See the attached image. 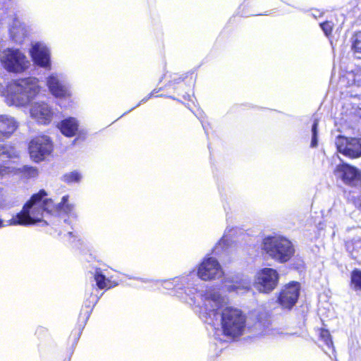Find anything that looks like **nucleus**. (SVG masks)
<instances>
[{"instance_id":"obj_1","label":"nucleus","mask_w":361,"mask_h":361,"mask_svg":"<svg viewBox=\"0 0 361 361\" xmlns=\"http://www.w3.org/2000/svg\"><path fill=\"white\" fill-rule=\"evenodd\" d=\"M200 317L205 323L215 329L220 326L223 333L230 337L243 334L246 317L240 309L230 306L224 307L226 298L214 290H206L200 294Z\"/></svg>"},{"instance_id":"obj_2","label":"nucleus","mask_w":361,"mask_h":361,"mask_svg":"<svg viewBox=\"0 0 361 361\" xmlns=\"http://www.w3.org/2000/svg\"><path fill=\"white\" fill-rule=\"evenodd\" d=\"M47 196V193L44 190H40L32 195L21 212L9 220V225L29 226L38 222L47 224V221L44 220L46 215L59 212L68 214L73 209L74 205L68 202V195L63 196L57 204H54L51 199L46 198Z\"/></svg>"},{"instance_id":"obj_3","label":"nucleus","mask_w":361,"mask_h":361,"mask_svg":"<svg viewBox=\"0 0 361 361\" xmlns=\"http://www.w3.org/2000/svg\"><path fill=\"white\" fill-rule=\"evenodd\" d=\"M39 80L35 77L20 78L11 82L6 89L0 83V94L8 106H25L39 94Z\"/></svg>"},{"instance_id":"obj_4","label":"nucleus","mask_w":361,"mask_h":361,"mask_svg":"<svg viewBox=\"0 0 361 361\" xmlns=\"http://www.w3.org/2000/svg\"><path fill=\"white\" fill-rule=\"evenodd\" d=\"M161 286L167 290H171L175 295L186 302L200 306L195 295L197 293L198 279L195 271L183 274L173 279L158 281Z\"/></svg>"},{"instance_id":"obj_5","label":"nucleus","mask_w":361,"mask_h":361,"mask_svg":"<svg viewBox=\"0 0 361 361\" xmlns=\"http://www.w3.org/2000/svg\"><path fill=\"white\" fill-rule=\"evenodd\" d=\"M261 249L269 258L281 264L288 262L295 252L293 243L281 235L265 236Z\"/></svg>"},{"instance_id":"obj_6","label":"nucleus","mask_w":361,"mask_h":361,"mask_svg":"<svg viewBox=\"0 0 361 361\" xmlns=\"http://www.w3.org/2000/svg\"><path fill=\"white\" fill-rule=\"evenodd\" d=\"M2 66L6 71L13 73H21L30 66V62L25 54L19 49L8 48L0 58Z\"/></svg>"},{"instance_id":"obj_7","label":"nucleus","mask_w":361,"mask_h":361,"mask_svg":"<svg viewBox=\"0 0 361 361\" xmlns=\"http://www.w3.org/2000/svg\"><path fill=\"white\" fill-rule=\"evenodd\" d=\"M195 275L198 280L208 281L221 278L224 276V271L216 258L208 257L200 264Z\"/></svg>"},{"instance_id":"obj_8","label":"nucleus","mask_w":361,"mask_h":361,"mask_svg":"<svg viewBox=\"0 0 361 361\" xmlns=\"http://www.w3.org/2000/svg\"><path fill=\"white\" fill-rule=\"evenodd\" d=\"M51 94L56 98L67 99L72 96L70 84L62 73H53L46 79Z\"/></svg>"},{"instance_id":"obj_9","label":"nucleus","mask_w":361,"mask_h":361,"mask_svg":"<svg viewBox=\"0 0 361 361\" xmlns=\"http://www.w3.org/2000/svg\"><path fill=\"white\" fill-rule=\"evenodd\" d=\"M53 144L47 135L38 136L32 139L29 144L30 158L35 162H40L51 154Z\"/></svg>"},{"instance_id":"obj_10","label":"nucleus","mask_w":361,"mask_h":361,"mask_svg":"<svg viewBox=\"0 0 361 361\" xmlns=\"http://www.w3.org/2000/svg\"><path fill=\"white\" fill-rule=\"evenodd\" d=\"M279 274L271 268H264L259 271L255 276V287L261 293H268L276 286Z\"/></svg>"},{"instance_id":"obj_11","label":"nucleus","mask_w":361,"mask_h":361,"mask_svg":"<svg viewBox=\"0 0 361 361\" xmlns=\"http://www.w3.org/2000/svg\"><path fill=\"white\" fill-rule=\"evenodd\" d=\"M338 151L350 159L361 157V137L338 136L336 140Z\"/></svg>"},{"instance_id":"obj_12","label":"nucleus","mask_w":361,"mask_h":361,"mask_svg":"<svg viewBox=\"0 0 361 361\" xmlns=\"http://www.w3.org/2000/svg\"><path fill=\"white\" fill-rule=\"evenodd\" d=\"M30 114L37 123L47 125L52 121L54 111L47 102H36L31 104Z\"/></svg>"},{"instance_id":"obj_13","label":"nucleus","mask_w":361,"mask_h":361,"mask_svg":"<svg viewBox=\"0 0 361 361\" xmlns=\"http://www.w3.org/2000/svg\"><path fill=\"white\" fill-rule=\"evenodd\" d=\"M300 290V283L291 282L285 286L278 297V302L284 309L290 310L296 303Z\"/></svg>"},{"instance_id":"obj_14","label":"nucleus","mask_w":361,"mask_h":361,"mask_svg":"<svg viewBox=\"0 0 361 361\" xmlns=\"http://www.w3.org/2000/svg\"><path fill=\"white\" fill-rule=\"evenodd\" d=\"M30 53L37 65L45 69H51V51L45 43L42 42L33 43Z\"/></svg>"},{"instance_id":"obj_15","label":"nucleus","mask_w":361,"mask_h":361,"mask_svg":"<svg viewBox=\"0 0 361 361\" xmlns=\"http://www.w3.org/2000/svg\"><path fill=\"white\" fill-rule=\"evenodd\" d=\"M346 247L352 257L361 264V227L348 230Z\"/></svg>"},{"instance_id":"obj_16","label":"nucleus","mask_w":361,"mask_h":361,"mask_svg":"<svg viewBox=\"0 0 361 361\" xmlns=\"http://www.w3.org/2000/svg\"><path fill=\"white\" fill-rule=\"evenodd\" d=\"M334 172L336 175L341 177L345 184L355 185L361 179V172L357 168L348 164L338 165Z\"/></svg>"},{"instance_id":"obj_17","label":"nucleus","mask_w":361,"mask_h":361,"mask_svg":"<svg viewBox=\"0 0 361 361\" xmlns=\"http://www.w3.org/2000/svg\"><path fill=\"white\" fill-rule=\"evenodd\" d=\"M8 33L10 39L14 43L21 44L27 37L28 31L26 25L14 16L9 23Z\"/></svg>"},{"instance_id":"obj_18","label":"nucleus","mask_w":361,"mask_h":361,"mask_svg":"<svg viewBox=\"0 0 361 361\" xmlns=\"http://www.w3.org/2000/svg\"><path fill=\"white\" fill-rule=\"evenodd\" d=\"M18 128L15 118L8 115H0V142L9 138Z\"/></svg>"},{"instance_id":"obj_19","label":"nucleus","mask_w":361,"mask_h":361,"mask_svg":"<svg viewBox=\"0 0 361 361\" xmlns=\"http://www.w3.org/2000/svg\"><path fill=\"white\" fill-rule=\"evenodd\" d=\"M92 275L96 285L99 289H109L118 286V283L113 281L111 278L107 277L100 268H95Z\"/></svg>"},{"instance_id":"obj_20","label":"nucleus","mask_w":361,"mask_h":361,"mask_svg":"<svg viewBox=\"0 0 361 361\" xmlns=\"http://www.w3.org/2000/svg\"><path fill=\"white\" fill-rule=\"evenodd\" d=\"M225 287L228 292L243 293L250 289L251 282L248 277L243 276L239 280L233 281L231 284L225 285Z\"/></svg>"},{"instance_id":"obj_21","label":"nucleus","mask_w":361,"mask_h":361,"mask_svg":"<svg viewBox=\"0 0 361 361\" xmlns=\"http://www.w3.org/2000/svg\"><path fill=\"white\" fill-rule=\"evenodd\" d=\"M59 129L64 135L73 137L78 129V121L72 117L66 118L61 122Z\"/></svg>"},{"instance_id":"obj_22","label":"nucleus","mask_w":361,"mask_h":361,"mask_svg":"<svg viewBox=\"0 0 361 361\" xmlns=\"http://www.w3.org/2000/svg\"><path fill=\"white\" fill-rule=\"evenodd\" d=\"M232 229H228V228L226 229L224 235L220 239V240L217 243V244L213 248V253L215 255H221L222 252L226 251L229 247V238L228 237V233L231 232Z\"/></svg>"},{"instance_id":"obj_23","label":"nucleus","mask_w":361,"mask_h":361,"mask_svg":"<svg viewBox=\"0 0 361 361\" xmlns=\"http://www.w3.org/2000/svg\"><path fill=\"white\" fill-rule=\"evenodd\" d=\"M350 286L355 291H361V270L355 269L350 274Z\"/></svg>"},{"instance_id":"obj_24","label":"nucleus","mask_w":361,"mask_h":361,"mask_svg":"<svg viewBox=\"0 0 361 361\" xmlns=\"http://www.w3.org/2000/svg\"><path fill=\"white\" fill-rule=\"evenodd\" d=\"M82 178L80 172L78 171H73L65 173L63 176L62 180L68 184L78 183Z\"/></svg>"},{"instance_id":"obj_25","label":"nucleus","mask_w":361,"mask_h":361,"mask_svg":"<svg viewBox=\"0 0 361 361\" xmlns=\"http://www.w3.org/2000/svg\"><path fill=\"white\" fill-rule=\"evenodd\" d=\"M0 156H5L8 158H16L18 157V152L11 146L0 144Z\"/></svg>"},{"instance_id":"obj_26","label":"nucleus","mask_w":361,"mask_h":361,"mask_svg":"<svg viewBox=\"0 0 361 361\" xmlns=\"http://www.w3.org/2000/svg\"><path fill=\"white\" fill-rule=\"evenodd\" d=\"M354 54L358 59H361V31L356 33L352 45Z\"/></svg>"},{"instance_id":"obj_27","label":"nucleus","mask_w":361,"mask_h":361,"mask_svg":"<svg viewBox=\"0 0 361 361\" xmlns=\"http://www.w3.org/2000/svg\"><path fill=\"white\" fill-rule=\"evenodd\" d=\"M320 338L325 343L326 348L329 350H331L332 353L334 352V348L333 345V341L330 333L328 330L322 329L320 331Z\"/></svg>"},{"instance_id":"obj_28","label":"nucleus","mask_w":361,"mask_h":361,"mask_svg":"<svg viewBox=\"0 0 361 361\" xmlns=\"http://www.w3.org/2000/svg\"><path fill=\"white\" fill-rule=\"evenodd\" d=\"M21 172L27 178H35L38 176V170L36 167L24 166Z\"/></svg>"},{"instance_id":"obj_29","label":"nucleus","mask_w":361,"mask_h":361,"mask_svg":"<svg viewBox=\"0 0 361 361\" xmlns=\"http://www.w3.org/2000/svg\"><path fill=\"white\" fill-rule=\"evenodd\" d=\"M317 126H318V121L317 119L314 120L312 126V140L310 143L311 147H316L318 145L317 140Z\"/></svg>"},{"instance_id":"obj_30","label":"nucleus","mask_w":361,"mask_h":361,"mask_svg":"<svg viewBox=\"0 0 361 361\" xmlns=\"http://www.w3.org/2000/svg\"><path fill=\"white\" fill-rule=\"evenodd\" d=\"M320 27L324 31L326 36L331 35L333 29V23L330 21H326L320 24Z\"/></svg>"},{"instance_id":"obj_31","label":"nucleus","mask_w":361,"mask_h":361,"mask_svg":"<svg viewBox=\"0 0 361 361\" xmlns=\"http://www.w3.org/2000/svg\"><path fill=\"white\" fill-rule=\"evenodd\" d=\"M353 81L357 86L361 87V68L356 69L353 73Z\"/></svg>"},{"instance_id":"obj_32","label":"nucleus","mask_w":361,"mask_h":361,"mask_svg":"<svg viewBox=\"0 0 361 361\" xmlns=\"http://www.w3.org/2000/svg\"><path fill=\"white\" fill-rule=\"evenodd\" d=\"M10 172H11V170H10L9 167H6V166H0V176H3L5 174H7Z\"/></svg>"},{"instance_id":"obj_33","label":"nucleus","mask_w":361,"mask_h":361,"mask_svg":"<svg viewBox=\"0 0 361 361\" xmlns=\"http://www.w3.org/2000/svg\"><path fill=\"white\" fill-rule=\"evenodd\" d=\"M99 298L97 295L91 297V300L90 303H91L93 306L97 302Z\"/></svg>"},{"instance_id":"obj_34","label":"nucleus","mask_w":361,"mask_h":361,"mask_svg":"<svg viewBox=\"0 0 361 361\" xmlns=\"http://www.w3.org/2000/svg\"><path fill=\"white\" fill-rule=\"evenodd\" d=\"M152 94H153V93H151L150 95L147 98L142 99L141 102H146Z\"/></svg>"},{"instance_id":"obj_35","label":"nucleus","mask_w":361,"mask_h":361,"mask_svg":"<svg viewBox=\"0 0 361 361\" xmlns=\"http://www.w3.org/2000/svg\"><path fill=\"white\" fill-rule=\"evenodd\" d=\"M3 226H4L3 221L1 219H0V228H1Z\"/></svg>"},{"instance_id":"obj_36","label":"nucleus","mask_w":361,"mask_h":361,"mask_svg":"<svg viewBox=\"0 0 361 361\" xmlns=\"http://www.w3.org/2000/svg\"><path fill=\"white\" fill-rule=\"evenodd\" d=\"M67 235H72V232H71V231H68V232H67Z\"/></svg>"},{"instance_id":"obj_37","label":"nucleus","mask_w":361,"mask_h":361,"mask_svg":"<svg viewBox=\"0 0 361 361\" xmlns=\"http://www.w3.org/2000/svg\"><path fill=\"white\" fill-rule=\"evenodd\" d=\"M358 114H359V115L361 116V113H360V112H359Z\"/></svg>"}]
</instances>
